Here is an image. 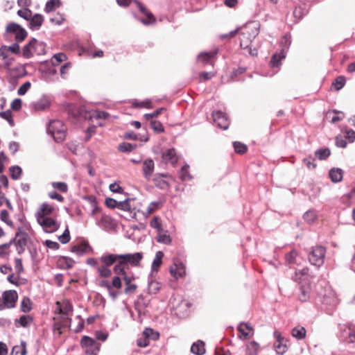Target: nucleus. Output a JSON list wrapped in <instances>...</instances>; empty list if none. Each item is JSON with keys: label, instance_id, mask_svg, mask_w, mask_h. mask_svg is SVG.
I'll return each mask as SVG.
<instances>
[{"label": "nucleus", "instance_id": "nucleus-29", "mask_svg": "<svg viewBox=\"0 0 355 355\" xmlns=\"http://www.w3.org/2000/svg\"><path fill=\"white\" fill-rule=\"evenodd\" d=\"M238 330L245 338L253 335V329L250 323L241 322L238 326Z\"/></svg>", "mask_w": 355, "mask_h": 355}, {"label": "nucleus", "instance_id": "nucleus-23", "mask_svg": "<svg viewBox=\"0 0 355 355\" xmlns=\"http://www.w3.org/2000/svg\"><path fill=\"white\" fill-rule=\"evenodd\" d=\"M329 176L333 182H340L343 180V171L341 168H333L329 171Z\"/></svg>", "mask_w": 355, "mask_h": 355}, {"label": "nucleus", "instance_id": "nucleus-16", "mask_svg": "<svg viewBox=\"0 0 355 355\" xmlns=\"http://www.w3.org/2000/svg\"><path fill=\"white\" fill-rule=\"evenodd\" d=\"M170 273L175 278L182 277L186 275L184 264L180 261H175L173 266L170 268Z\"/></svg>", "mask_w": 355, "mask_h": 355}, {"label": "nucleus", "instance_id": "nucleus-36", "mask_svg": "<svg viewBox=\"0 0 355 355\" xmlns=\"http://www.w3.org/2000/svg\"><path fill=\"white\" fill-rule=\"evenodd\" d=\"M10 177L12 180H17L21 178L22 174L21 168L19 166H12L10 167Z\"/></svg>", "mask_w": 355, "mask_h": 355}, {"label": "nucleus", "instance_id": "nucleus-56", "mask_svg": "<svg viewBox=\"0 0 355 355\" xmlns=\"http://www.w3.org/2000/svg\"><path fill=\"white\" fill-rule=\"evenodd\" d=\"M70 239H71V237H70L69 230L68 226H67V227H66L65 230L64 231V232L62 233V234L58 237V240L60 241V242L61 243L66 244L70 241Z\"/></svg>", "mask_w": 355, "mask_h": 355}, {"label": "nucleus", "instance_id": "nucleus-12", "mask_svg": "<svg viewBox=\"0 0 355 355\" xmlns=\"http://www.w3.org/2000/svg\"><path fill=\"white\" fill-rule=\"evenodd\" d=\"M37 46H40L43 49L42 44H39L35 38H32L31 41L23 47V56L26 58H30L35 53L40 54V52H37Z\"/></svg>", "mask_w": 355, "mask_h": 355}, {"label": "nucleus", "instance_id": "nucleus-45", "mask_svg": "<svg viewBox=\"0 0 355 355\" xmlns=\"http://www.w3.org/2000/svg\"><path fill=\"white\" fill-rule=\"evenodd\" d=\"M345 78L343 76H340L332 83V85L335 87L336 90L338 91L345 86Z\"/></svg>", "mask_w": 355, "mask_h": 355}, {"label": "nucleus", "instance_id": "nucleus-44", "mask_svg": "<svg viewBox=\"0 0 355 355\" xmlns=\"http://www.w3.org/2000/svg\"><path fill=\"white\" fill-rule=\"evenodd\" d=\"M125 263H120V259L117 261V263L114 266L113 270L114 272L118 275H121L123 277L126 275V272L125 270Z\"/></svg>", "mask_w": 355, "mask_h": 355}, {"label": "nucleus", "instance_id": "nucleus-11", "mask_svg": "<svg viewBox=\"0 0 355 355\" xmlns=\"http://www.w3.org/2000/svg\"><path fill=\"white\" fill-rule=\"evenodd\" d=\"M22 227H18L17 232L15 234V238L19 239L15 240L14 242L15 243L16 250L19 254H22L25 250V247L27 244V238L28 234L26 232H21Z\"/></svg>", "mask_w": 355, "mask_h": 355}, {"label": "nucleus", "instance_id": "nucleus-42", "mask_svg": "<svg viewBox=\"0 0 355 355\" xmlns=\"http://www.w3.org/2000/svg\"><path fill=\"white\" fill-rule=\"evenodd\" d=\"M151 227L155 229L158 233L163 232V227L160 219L158 216H154L150 222Z\"/></svg>", "mask_w": 355, "mask_h": 355}, {"label": "nucleus", "instance_id": "nucleus-18", "mask_svg": "<svg viewBox=\"0 0 355 355\" xmlns=\"http://www.w3.org/2000/svg\"><path fill=\"white\" fill-rule=\"evenodd\" d=\"M162 157L166 163H170L173 166H175L178 162L176 152L174 148H169L167 150L163 152Z\"/></svg>", "mask_w": 355, "mask_h": 355}, {"label": "nucleus", "instance_id": "nucleus-55", "mask_svg": "<svg viewBox=\"0 0 355 355\" xmlns=\"http://www.w3.org/2000/svg\"><path fill=\"white\" fill-rule=\"evenodd\" d=\"M0 116L3 119L6 120L11 126L14 125V121L10 110L3 111L0 112Z\"/></svg>", "mask_w": 355, "mask_h": 355}, {"label": "nucleus", "instance_id": "nucleus-8", "mask_svg": "<svg viewBox=\"0 0 355 355\" xmlns=\"http://www.w3.org/2000/svg\"><path fill=\"white\" fill-rule=\"evenodd\" d=\"M273 335L276 338V341L273 345V347L277 354L283 355L288 350V347L286 345L287 340L284 338L281 335V333L278 331H275Z\"/></svg>", "mask_w": 355, "mask_h": 355}, {"label": "nucleus", "instance_id": "nucleus-52", "mask_svg": "<svg viewBox=\"0 0 355 355\" xmlns=\"http://www.w3.org/2000/svg\"><path fill=\"white\" fill-rule=\"evenodd\" d=\"M80 344H81L82 347H85L87 348V347H92L96 343V341L94 339H92V338H90L87 336H84L81 339Z\"/></svg>", "mask_w": 355, "mask_h": 355}, {"label": "nucleus", "instance_id": "nucleus-51", "mask_svg": "<svg viewBox=\"0 0 355 355\" xmlns=\"http://www.w3.org/2000/svg\"><path fill=\"white\" fill-rule=\"evenodd\" d=\"M144 300V297L142 295H140L138 299L137 303L135 304V309L137 311L139 315H141L143 312V308H145L148 306V302H141Z\"/></svg>", "mask_w": 355, "mask_h": 355}, {"label": "nucleus", "instance_id": "nucleus-17", "mask_svg": "<svg viewBox=\"0 0 355 355\" xmlns=\"http://www.w3.org/2000/svg\"><path fill=\"white\" fill-rule=\"evenodd\" d=\"M155 169V163L152 159H146L143 162V175L144 177L149 180Z\"/></svg>", "mask_w": 355, "mask_h": 355}, {"label": "nucleus", "instance_id": "nucleus-2", "mask_svg": "<svg viewBox=\"0 0 355 355\" xmlns=\"http://www.w3.org/2000/svg\"><path fill=\"white\" fill-rule=\"evenodd\" d=\"M259 27L255 23L246 24L241 32L240 46L242 49L249 47L250 44L258 35Z\"/></svg>", "mask_w": 355, "mask_h": 355}, {"label": "nucleus", "instance_id": "nucleus-37", "mask_svg": "<svg viewBox=\"0 0 355 355\" xmlns=\"http://www.w3.org/2000/svg\"><path fill=\"white\" fill-rule=\"evenodd\" d=\"M179 177L182 181H188L191 180L192 177L189 172V165L185 164L179 171Z\"/></svg>", "mask_w": 355, "mask_h": 355}, {"label": "nucleus", "instance_id": "nucleus-25", "mask_svg": "<svg viewBox=\"0 0 355 355\" xmlns=\"http://www.w3.org/2000/svg\"><path fill=\"white\" fill-rule=\"evenodd\" d=\"M53 209V207L48 203H42L40 206V211L37 213V218L46 217V216L50 215Z\"/></svg>", "mask_w": 355, "mask_h": 355}, {"label": "nucleus", "instance_id": "nucleus-7", "mask_svg": "<svg viewBox=\"0 0 355 355\" xmlns=\"http://www.w3.org/2000/svg\"><path fill=\"white\" fill-rule=\"evenodd\" d=\"M142 259V252H135L133 254H121L119 256L121 264L125 263V266L129 264L132 267L139 266Z\"/></svg>", "mask_w": 355, "mask_h": 355}, {"label": "nucleus", "instance_id": "nucleus-3", "mask_svg": "<svg viewBox=\"0 0 355 355\" xmlns=\"http://www.w3.org/2000/svg\"><path fill=\"white\" fill-rule=\"evenodd\" d=\"M291 44V37L290 35L286 34L284 35L280 41L279 45L281 51L279 53H275L272 55L270 64L272 67H278L282 60L286 58V53Z\"/></svg>", "mask_w": 355, "mask_h": 355}, {"label": "nucleus", "instance_id": "nucleus-35", "mask_svg": "<svg viewBox=\"0 0 355 355\" xmlns=\"http://www.w3.org/2000/svg\"><path fill=\"white\" fill-rule=\"evenodd\" d=\"M259 349V345L255 341H251L246 346V353L248 355H257Z\"/></svg>", "mask_w": 355, "mask_h": 355}, {"label": "nucleus", "instance_id": "nucleus-34", "mask_svg": "<svg viewBox=\"0 0 355 355\" xmlns=\"http://www.w3.org/2000/svg\"><path fill=\"white\" fill-rule=\"evenodd\" d=\"M61 5L60 0H49L45 5L44 11L47 13L53 11Z\"/></svg>", "mask_w": 355, "mask_h": 355}, {"label": "nucleus", "instance_id": "nucleus-61", "mask_svg": "<svg viewBox=\"0 0 355 355\" xmlns=\"http://www.w3.org/2000/svg\"><path fill=\"white\" fill-rule=\"evenodd\" d=\"M118 209L131 212V206L130 205V199H126L119 202Z\"/></svg>", "mask_w": 355, "mask_h": 355}, {"label": "nucleus", "instance_id": "nucleus-14", "mask_svg": "<svg viewBox=\"0 0 355 355\" xmlns=\"http://www.w3.org/2000/svg\"><path fill=\"white\" fill-rule=\"evenodd\" d=\"M212 116L214 122L220 128L223 130L228 128L230 122L225 113L221 111H214L212 113Z\"/></svg>", "mask_w": 355, "mask_h": 355}, {"label": "nucleus", "instance_id": "nucleus-48", "mask_svg": "<svg viewBox=\"0 0 355 355\" xmlns=\"http://www.w3.org/2000/svg\"><path fill=\"white\" fill-rule=\"evenodd\" d=\"M153 180L155 183V185L161 189H168L170 186L168 182L162 180V178H159V177H154Z\"/></svg>", "mask_w": 355, "mask_h": 355}, {"label": "nucleus", "instance_id": "nucleus-26", "mask_svg": "<svg viewBox=\"0 0 355 355\" xmlns=\"http://www.w3.org/2000/svg\"><path fill=\"white\" fill-rule=\"evenodd\" d=\"M191 352L196 355H203L205 353V343L202 340H198L193 343Z\"/></svg>", "mask_w": 355, "mask_h": 355}, {"label": "nucleus", "instance_id": "nucleus-53", "mask_svg": "<svg viewBox=\"0 0 355 355\" xmlns=\"http://www.w3.org/2000/svg\"><path fill=\"white\" fill-rule=\"evenodd\" d=\"M150 128L157 133H161L164 131L163 125L158 121H151Z\"/></svg>", "mask_w": 355, "mask_h": 355}, {"label": "nucleus", "instance_id": "nucleus-46", "mask_svg": "<svg viewBox=\"0 0 355 355\" xmlns=\"http://www.w3.org/2000/svg\"><path fill=\"white\" fill-rule=\"evenodd\" d=\"M32 302L28 297H24L21 302V311L28 313L32 309Z\"/></svg>", "mask_w": 355, "mask_h": 355}, {"label": "nucleus", "instance_id": "nucleus-64", "mask_svg": "<svg viewBox=\"0 0 355 355\" xmlns=\"http://www.w3.org/2000/svg\"><path fill=\"white\" fill-rule=\"evenodd\" d=\"M99 350H100L99 345L96 344L92 347H87L85 350V353L87 355H97Z\"/></svg>", "mask_w": 355, "mask_h": 355}, {"label": "nucleus", "instance_id": "nucleus-13", "mask_svg": "<svg viewBox=\"0 0 355 355\" xmlns=\"http://www.w3.org/2000/svg\"><path fill=\"white\" fill-rule=\"evenodd\" d=\"M3 304L8 309L15 307L18 298L17 293L14 290H9L3 292L2 295Z\"/></svg>", "mask_w": 355, "mask_h": 355}, {"label": "nucleus", "instance_id": "nucleus-59", "mask_svg": "<svg viewBox=\"0 0 355 355\" xmlns=\"http://www.w3.org/2000/svg\"><path fill=\"white\" fill-rule=\"evenodd\" d=\"M64 21L63 15L58 12L53 17L50 18V21L56 25H61Z\"/></svg>", "mask_w": 355, "mask_h": 355}, {"label": "nucleus", "instance_id": "nucleus-40", "mask_svg": "<svg viewBox=\"0 0 355 355\" xmlns=\"http://www.w3.org/2000/svg\"><path fill=\"white\" fill-rule=\"evenodd\" d=\"M137 147V144L123 142L119 145L118 149L123 153H128L134 150Z\"/></svg>", "mask_w": 355, "mask_h": 355}, {"label": "nucleus", "instance_id": "nucleus-28", "mask_svg": "<svg viewBox=\"0 0 355 355\" xmlns=\"http://www.w3.org/2000/svg\"><path fill=\"white\" fill-rule=\"evenodd\" d=\"M164 257V253L162 251H157L155 254V257L151 265V271L152 272H157L159 266L162 263V258Z\"/></svg>", "mask_w": 355, "mask_h": 355}, {"label": "nucleus", "instance_id": "nucleus-49", "mask_svg": "<svg viewBox=\"0 0 355 355\" xmlns=\"http://www.w3.org/2000/svg\"><path fill=\"white\" fill-rule=\"evenodd\" d=\"M32 318L30 315H23L19 319L15 320V323H19V324L23 327H27L29 326L30 322L32 321Z\"/></svg>", "mask_w": 355, "mask_h": 355}, {"label": "nucleus", "instance_id": "nucleus-60", "mask_svg": "<svg viewBox=\"0 0 355 355\" xmlns=\"http://www.w3.org/2000/svg\"><path fill=\"white\" fill-rule=\"evenodd\" d=\"M144 336L148 339V338H152L153 340H156L159 337L158 333H155L151 328H146L143 332Z\"/></svg>", "mask_w": 355, "mask_h": 355}, {"label": "nucleus", "instance_id": "nucleus-32", "mask_svg": "<svg viewBox=\"0 0 355 355\" xmlns=\"http://www.w3.org/2000/svg\"><path fill=\"white\" fill-rule=\"evenodd\" d=\"M286 261L289 265L298 264L300 257L295 250L291 251L286 254Z\"/></svg>", "mask_w": 355, "mask_h": 355}, {"label": "nucleus", "instance_id": "nucleus-24", "mask_svg": "<svg viewBox=\"0 0 355 355\" xmlns=\"http://www.w3.org/2000/svg\"><path fill=\"white\" fill-rule=\"evenodd\" d=\"M123 279L125 282V284L126 285V286L124 289V293L126 295H131V294L134 293L136 291L137 286L135 284H131L132 278L130 277L125 275L123 277Z\"/></svg>", "mask_w": 355, "mask_h": 355}, {"label": "nucleus", "instance_id": "nucleus-31", "mask_svg": "<svg viewBox=\"0 0 355 355\" xmlns=\"http://www.w3.org/2000/svg\"><path fill=\"white\" fill-rule=\"evenodd\" d=\"M292 336L297 340H301L305 338L306 331L304 327L297 326L292 329Z\"/></svg>", "mask_w": 355, "mask_h": 355}, {"label": "nucleus", "instance_id": "nucleus-6", "mask_svg": "<svg viewBox=\"0 0 355 355\" xmlns=\"http://www.w3.org/2000/svg\"><path fill=\"white\" fill-rule=\"evenodd\" d=\"M6 33L14 34L17 42H23L28 35L25 28L15 22L10 23L6 26Z\"/></svg>", "mask_w": 355, "mask_h": 355}, {"label": "nucleus", "instance_id": "nucleus-47", "mask_svg": "<svg viewBox=\"0 0 355 355\" xmlns=\"http://www.w3.org/2000/svg\"><path fill=\"white\" fill-rule=\"evenodd\" d=\"M97 271L101 277H109L112 275V270L108 266L103 265L98 266Z\"/></svg>", "mask_w": 355, "mask_h": 355}, {"label": "nucleus", "instance_id": "nucleus-27", "mask_svg": "<svg viewBox=\"0 0 355 355\" xmlns=\"http://www.w3.org/2000/svg\"><path fill=\"white\" fill-rule=\"evenodd\" d=\"M75 261L68 257H60L58 260V265L60 268L69 269L73 267Z\"/></svg>", "mask_w": 355, "mask_h": 355}, {"label": "nucleus", "instance_id": "nucleus-54", "mask_svg": "<svg viewBox=\"0 0 355 355\" xmlns=\"http://www.w3.org/2000/svg\"><path fill=\"white\" fill-rule=\"evenodd\" d=\"M52 187L58 191L65 193L68 190L67 184L63 182H53L51 183Z\"/></svg>", "mask_w": 355, "mask_h": 355}, {"label": "nucleus", "instance_id": "nucleus-22", "mask_svg": "<svg viewBox=\"0 0 355 355\" xmlns=\"http://www.w3.org/2000/svg\"><path fill=\"white\" fill-rule=\"evenodd\" d=\"M327 118L331 123H336L345 118V114L341 111L334 110L327 112Z\"/></svg>", "mask_w": 355, "mask_h": 355}, {"label": "nucleus", "instance_id": "nucleus-15", "mask_svg": "<svg viewBox=\"0 0 355 355\" xmlns=\"http://www.w3.org/2000/svg\"><path fill=\"white\" fill-rule=\"evenodd\" d=\"M44 18L41 14L35 13L30 17L28 23V28L32 31H38L43 24Z\"/></svg>", "mask_w": 355, "mask_h": 355}, {"label": "nucleus", "instance_id": "nucleus-30", "mask_svg": "<svg viewBox=\"0 0 355 355\" xmlns=\"http://www.w3.org/2000/svg\"><path fill=\"white\" fill-rule=\"evenodd\" d=\"M19 353L21 355H26V343L24 340L21 341L20 345H15L12 347L10 355H17Z\"/></svg>", "mask_w": 355, "mask_h": 355}, {"label": "nucleus", "instance_id": "nucleus-1", "mask_svg": "<svg viewBox=\"0 0 355 355\" xmlns=\"http://www.w3.org/2000/svg\"><path fill=\"white\" fill-rule=\"evenodd\" d=\"M315 303L321 305V309L328 315H332L338 304V299L326 281H321L315 285Z\"/></svg>", "mask_w": 355, "mask_h": 355}, {"label": "nucleus", "instance_id": "nucleus-41", "mask_svg": "<svg viewBox=\"0 0 355 355\" xmlns=\"http://www.w3.org/2000/svg\"><path fill=\"white\" fill-rule=\"evenodd\" d=\"M331 154L329 148H320L315 152V155L320 160L326 159Z\"/></svg>", "mask_w": 355, "mask_h": 355}, {"label": "nucleus", "instance_id": "nucleus-21", "mask_svg": "<svg viewBox=\"0 0 355 355\" xmlns=\"http://www.w3.org/2000/svg\"><path fill=\"white\" fill-rule=\"evenodd\" d=\"M119 256L117 254H106L101 257L100 261L103 266L110 267L119 259Z\"/></svg>", "mask_w": 355, "mask_h": 355}, {"label": "nucleus", "instance_id": "nucleus-50", "mask_svg": "<svg viewBox=\"0 0 355 355\" xmlns=\"http://www.w3.org/2000/svg\"><path fill=\"white\" fill-rule=\"evenodd\" d=\"M233 146L235 152L239 154H244L248 150L247 146L239 141H234Z\"/></svg>", "mask_w": 355, "mask_h": 355}, {"label": "nucleus", "instance_id": "nucleus-58", "mask_svg": "<svg viewBox=\"0 0 355 355\" xmlns=\"http://www.w3.org/2000/svg\"><path fill=\"white\" fill-rule=\"evenodd\" d=\"M162 205L161 201H153L150 203L146 209V214H150L158 209Z\"/></svg>", "mask_w": 355, "mask_h": 355}, {"label": "nucleus", "instance_id": "nucleus-38", "mask_svg": "<svg viewBox=\"0 0 355 355\" xmlns=\"http://www.w3.org/2000/svg\"><path fill=\"white\" fill-rule=\"evenodd\" d=\"M67 58V55L63 53H58L55 54L51 60V64L53 66L59 65L62 62L66 60Z\"/></svg>", "mask_w": 355, "mask_h": 355}, {"label": "nucleus", "instance_id": "nucleus-19", "mask_svg": "<svg viewBox=\"0 0 355 355\" xmlns=\"http://www.w3.org/2000/svg\"><path fill=\"white\" fill-rule=\"evenodd\" d=\"M50 106V101L46 96H43L36 102L32 103L35 111L40 112L47 110Z\"/></svg>", "mask_w": 355, "mask_h": 355}, {"label": "nucleus", "instance_id": "nucleus-9", "mask_svg": "<svg viewBox=\"0 0 355 355\" xmlns=\"http://www.w3.org/2000/svg\"><path fill=\"white\" fill-rule=\"evenodd\" d=\"M325 248L322 245H318L312 249V266L318 268L324 263L325 257Z\"/></svg>", "mask_w": 355, "mask_h": 355}, {"label": "nucleus", "instance_id": "nucleus-43", "mask_svg": "<svg viewBox=\"0 0 355 355\" xmlns=\"http://www.w3.org/2000/svg\"><path fill=\"white\" fill-rule=\"evenodd\" d=\"M301 293L299 295V299L302 302L307 301L311 296L309 286L306 287L304 285H302L300 287Z\"/></svg>", "mask_w": 355, "mask_h": 355}, {"label": "nucleus", "instance_id": "nucleus-20", "mask_svg": "<svg viewBox=\"0 0 355 355\" xmlns=\"http://www.w3.org/2000/svg\"><path fill=\"white\" fill-rule=\"evenodd\" d=\"M216 51L201 53L198 56V62H201L204 64H212L213 59L216 55Z\"/></svg>", "mask_w": 355, "mask_h": 355}, {"label": "nucleus", "instance_id": "nucleus-5", "mask_svg": "<svg viewBox=\"0 0 355 355\" xmlns=\"http://www.w3.org/2000/svg\"><path fill=\"white\" fill-rule=\"evenodd\" d=\"M65 130V125L60 120L50 121L46 128V132L51 135L57 142H61L64 139L66 136Z\"/></svg>", "mask_w": 355, "mask_h": 355}, {"label": "nucleus", "instance_id": "nucleus-10", "mask_svg": "<svg viewBox=\"0 0 355 355\" xmlns=\"http://www.w3.org/2000/svg\"><path fill=\"white\" fill-rule=\"evenodd\" d=\"M40 225L43 227L46 232H54L60 227V223L55 220L49 217L37 218Z\"/></svg>", "mask_w": 355, "mask_h": 355}, {"label": "nucleus", "instance_id": "nucleus-63", "mask_svg": "<svg viewBox=\"0 0 355 355\" xmlns=\"http://www.w3.org/2000/svg\"><path fill=\"white\" fill-rule=\"evenodd\" d=\"M164 110V107H160L159 109H157L156 110H155L152 113H147V114H145L144 115V118L148 121V120H150L153 118H155L157 116H158Z\"/></svg>", "mask_w": 355, "mask_h": 355}, {"label": "nucleus", "instance_id": "nucleus-62", "mask_svg": "<svg viewBox=\"0 0 355 355\" xmlns=\"http://www.w3.org/2000/svg\"><path fill=\"white\" fill-rule=\"evenodd\" d=\"M31 84L30 82L26 81L22 84L17 90V94L19 96L24 95L31 88Z\"/></svg>", "mask_w": 355, "mask_h": 355}, {"label": "nucleus", "instance_id": "nucleus-4", "mask_svg": "<svg viewBox=\"0 0 355 355\" xmlns=\"http://www.w3.org/2000/svg\"><path fill=\"white\" fill-rule=\"evenodd\" d=\"M117 4L121 7H127L130 6L132 3L135 4L136 7L139 10V11L144 14L146 19H139V20L145 25H149L153 23L155 19L153 15V14L149 12L146 7L139 1L137 0H116Z\"/></svg>", "mask_w": 355, "mask_h": 355}, {"label": "nucleus", "instance_id": "nucleus-57", "mask_svg": "<svg viewBox=\"0 0 355 355\" xmlns=\"http://www.w3.org/2000/svg\"><path fill=\"white\" fill-rule=\"evenodd\" d=\"M33 14L32 11L29 8H24L21 10H19L17 11V15L20 17L24 19L26 21H28L30 17Z\"/></svg>", "mask_w": 355, "mask_h": 355}, {"label": "nucleus", "instance_id": "nucleus-33", "mask_svg": "<svg viewBox=\"0 0 355 355\" xmlns=\"http://www.w3.org/2000/svg\"><path fill=\"white\" fill-rule=\"evenodd\" d=\"M88 247H89V244L84 243H81L80 245H73L71 248V251L73 253H75L78 256H82L86 252Z\"/></svg>", "mask_w": 355, "mask_h": 355}, {"label": "nucleus", "instance_id": "nucleus-39", "mask_svg": "<svg viewBox=\"0 0 355 355\" xmlns=\"http://www.w3.org/2000/svg\"><path fill=\"white\" fill-rule=\"evenodd\" d=\"M160 288L159 282L154 280L148 281V291L149 294H156Z\"/></svg>", "mask_w": 355, "mask_h": 355}]
</instances>
